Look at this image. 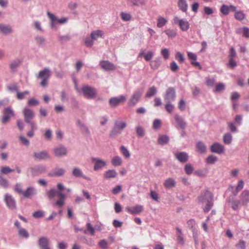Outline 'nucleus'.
<instances>
[{
  "label": "nucleus",
  "instance_id": "nucleus-1",
  "mask_svg": "<svg viewBox=\"0 0 249 249\" xmlns=\"http://www.w3.org/2000/svg\"><path fill=\"white\" fill-rule=\"evenodd\" d=\"M81 90L83 95L88 99L96 97L97 93L96 89L88 85L82 86Z\"/></svg>",
  "mask_w": 249,
  "mask_h": 249
},
{
  "label": "nucleus",
  "instance_id": "nucleus-2",
  "mask_svg": "<svg viewBox=\"0 0 249 249\" xmlns=\"http://www.w3.org/2000/svg\"><path fill=\"white\" fill-rule=\"evenodd\" d=\"M47 14L51 20V25L52 28H55V25L57 23L62 24L65 23L68 21V18H61L58 19L55 15L49 12H48Z\"/></svg>",
  "mask_w": 249,
  "mask_h": 249
},
{
  "label": "nucleus",
  "instance_id": "nucleus-3",
  "mask_svg": "<svg viewBox=\"0 0 249 249\" xmlns=\"http://www.w3.org/2000/svg\"><path fill=\"white\" fill-rule=\"evenodd\" d=\"M143 206L141 205H136L132 207L127 206L125 208V211L132 215L140 214L143 211Z\"/></svg>",
  "mask_w": 249,
  "mask_h": 249
},
{
  "label": "nucleus",
  "instance_id": "nucleus-4",
  "mask_svg": "<svg viewBox=\"0 0 249 249\" xmlns=\"http://www.w3.org/2000/svg\"><path fill=\"white\" fill-rule=\"evenodd\" d=\"M174 119L176 128L178 129H180L184 130L186 127V123L183 118L181 116L176 114L175 115Z\"/></svg>",
  "mask_w": 249,
  "mask_h": 249
},
{
  "label": "nucleus",
  "instance_id": "nucleus-5",
  "mask_svg": "<svg viewBox=\"0 0 249 249\" xmlns=\"http://www.w3.org/2000/svg\"><path fill=\"white\" fill-rule=\"evenodd\" d=\"M142 90L136 91L129 99L128 102V105L129 107L134 106L139 101L142 96Z\"/></svg>",
  "mask_w": 249,
  "mask_h": 249
},
{
  "label": "nucleus",
  "instance_id": "nucleus-6",
  "mask_svg": "<svg viewBox=\"0 0 249 249\" xmlns=\"http://www.w3.org/2000/svg\"><path fill=\"white\" fill-rule=\"evenodd\" d=\"M174 21L175 23L178 25L182 31H187L190 27V24L186 19H179L177 17H175Z\"/></svg>",
  "mask_w": 249,
  "mask_h": 249
},
{
  "label": "nucleus",
  "instance_id": "nucleus-7",
  "mask_svg": "<svg viewBox=\"0 0 249 249\" xmlns=\"http://www.w3.org/2000/svg\"><path fill=\"white\" fill-rule=\"evenodd\" d=\"M213 194L208 190L203 191L197 197L198 202L203 204L210 197L213 196Z\"/></svg>",
  "mask_w": 249,
  "mask_h": 249
},
{
  "label": "nucleus",
  "instance_id": "nucleus-8",
  "mask_svg": "<svg viewBox=\"0 0 249 249\" xmlns=\"http://www.w3.org/2000/svg\"><path fill=\"white\" fill-rule=\"evenodd\" d=\"M4 201L7 206L11 210L16 208V203L14 198L10 195L6 194L4 196Z\"/></svg>",
  "mask_w": 249,
  "mask_h": 249
},
{
  "label": "nucleus",
  "instance_id": "nucleus-9",
  "mask_svg": "<svg viewBox=\"0 0 249 249\" xmlns=\"http://www.w3.org/2000/svg\"><path fill=\"white\" fill-rule=\"evenodd\" d=\"M164 100L166 103L165 106V109L169 112H171V89H168L164 96Z\"/></svg>",
  "mask_w": 249,
  "mask_h": 249
},
{
  "label": "nucleus",
  "instance_id": "nucleus-10",
  "mask_svg": "<svg viewBox=\"0 0 249 249\" xmlns=\"http://www.w3.org/2000/svg\"><path fill=\"white\" fill-rule=\"evenodd\" d=\"M14 111L11 107L5 108L3 111V116L2 118V123L3 124L7 123L9 121L11 117L14 116Z\"/></svg>",
  "mask_w": 249,
  "mask_h": 249
},
{
  "label": "nucleus",
  "instance_id": "nucleus-11",
  "mask_svg": "<svg viewBox=\"0 0 249 249\" xmlns=\"http://www.w3.org/2000/svg\"><path fill=\"white\" fill-rule=\"evenodd\" d=\"M91 160L92 163L94 164L93 169L94 171H97L106 165V163L104 160L99 158L93 157L91 159Z\"/></svg>",
  "mask_w": 249,
  "mask_h": 249
},
{
  "label": "nucleus",
  "instance_id": "nucleus-12",
  "mask_svg": "<svg viewBox=\"0 0 249 249\" xmlns=\"http://www.w3.org/2000/svg\"><path fill=\"white\" fill-rule=\"evenodd\" d=\"M125 100L126 97L124 95H121L119 97L111 98L109 101V103L112 107H116Z\"/></svg>",
  "mask_w": 249,
  "mask_h": 249
},
{
  "label": "nucleus",
  "instance_id": "nucleus-13",
  "mask_svg": "<svg viewBox=\"0 0 249 249\" xmlns=\"http://www.w3.org/2000/svg\"><path fill=\"white\" fill-rule=\"evenodd\" d=\"M23 113L25 122L27 123H30V121L35 117L34 112L31 109L25 107L23 109Z\"/></svg>",
  "mask_w": 249,
  "mask_h": 249
},
{
  "label": "nucleus",
  "instance_id": "nucleus-14",
  "mask_svg": "<svg viewBox=\"0 0 249 249\" xmlns=\"http://www.w3.org/2000/svg\"><path fill=\"white\" fill-rule=\"evenodd\" d=\"M175 237L179 245L183 246L184 244L185 239L184 234L182 233V230L178 227L176 228Z\"/></svg>",
  "mask_w": 249,
  "mask_h": 249
},
{
  "label": "nucleus",
  "instance_id": "nucleus-15",
  "mask_svg": "<svg viewBox=\"0 0 249 249\" xmlns=\"http://www.w3.org/2000/svg\"><path fill=\"white\" fill-rule=\"evenodd\" d=\"M176 158L181 163L186 162L189 159L188 154L185 152H178L174 154Z\"/></svg>",
  "mask_w": 249,
  "mask_h": 249
},
{
  "label": "nucleus",
  "instance_id": "nucleus-16",
  "mask_svg": "<svg viewBox=\"0 0 249 249\" xmlns=\"http://www.w3.org/2000/svg\"><path fill=\"white\" fill-rule=\"evenodd\" d=\"M38 245L41 249H51L49 239L46 237L43 236L39 238Z\"/></svg>",
  "mask_w": 249,
  "mask_h": 249
},
{
  "label": "nucleus",
  "instance_id": "nucleus-17",
  "mask_svg": "<svg viewBox=\"0 0 249 249\" xmlns=\"http://www.w3.org/2000/svg\"><path fill=\"white\" fill-rule=\"evenodd\" d=\"M211 150L212 152L220 154L224 152V147L222 145L216 142L212 145Z\"/></svg>",
  "mask_w": 249,
  "mask_h": 249
},
{
  "label": "nucleus",
  "instance_id": "nucleus-18",
  "mask_svg": "<svg viewBox=\"0 0 249 249\" xmlns=\"http://www.w3.org/2000/svg\"><path fill=\"white\" fill-rule=\"evenodd\" d=\"M102 68L106 71H112L115 69L114 65L108 61H102L100 62Z\"/></svg>",
  "mask_w": 249,
  "mask_h": 249
},
{
  "label": "nucleus",
  "instance_id": "nucleus-19",
  "mask_svg": "<svg viewBox=\"0 0 249 249\" xmlns=\"http://www.w3.org/2000/svg\"><path fill=\"white\" fill-rule=\"evenodd\" d=\"M53 151L54 155L56 157H61L66 155L67 154V149L63 146L54 148Z\"/></svg>",
  "mask_w": 249,
  "mask_h": 249
},
{
  "label": "nucleus",
  "instance_id": "nucleus-20",
  "mask_svg": "<svg viewBox=\"0 0 249 249\" xmlns=\"http://www.w3.org/2000/svg\"><path fill=\"white\" fill-rule=\"evenodd\" d=\"M34 158L38 160H46L50 158V156L48 153L45 151H41L40 152L34 153Z\"/></svg>",
  "mask_w": 249,
  "mask_h": 249
},
{
  "label": "nucleus",
  "instance_id": "nucleus-21",
  "mask_svg": "<svg viewBox=\"0 0 249 249\" xmlns=\"http://www.w3.org/2000/svg\"><path fill=\"white\" fill-rule=\"evenodd\" d=\"M32 174L33 176L38 175L45 171V168L43 166H37L31 169Z\"/></svg>",
  "mask_w": 249,
  "mask_h": 249
},
{
  "label": "nucleus",
  "instance_id": "nucleus-22",
  "mask_svg": "<svg viewBox=\"0 0 249 249\" xmlns=\"http://www.w3.org/2000/svg\"><path fill=\"white\" fill-rule=\"evenodd\" d=\"M205 202L206 205L203 208V210L205 213H207L210 211L213 205V196L210 197Z\"/></svg>",
  "mask_w": 249,
  "mask_h": 249
},
{
  "label": "nucleus",
  "instance_id": "nucleus-23",
  "mask_svg": "<svg viewBox=\"0 0 249 249\" xmlns=\"http://www.w3.org/2000/svg\"><path fill=\"white\" fill-rule=\"evenodd\" d=\"M51 76V71L48 68H44L39 71L38 77L39 78H50Z\"/></svg>",
  "mask_w": 249,
  "mask_h": 249
},
{
  "label": "nucleus",
  "instance_id": "nucleus-24",
  "mask_svg": "<svg viewBox=\"0 0 249 249\" xmlns=\"http://www.w3.org/2000/svg\"><path fill=\"white\" fill-rule=\"evenodd\" d=\"M104 35V32L102 30H97L92 31L90 34V37L94 40H97L99 37H102Z\"/></svg>",
  "mask_w": 249,
  "mask_h": 249
},
{
  "label": "nucleus",
  "instance_id": "nucleus-25",
  "mask_svg": "<svg viewBox=\"0 0 249 249\" xmlns=\"http://www.w3.org/2000/svg\"><path fill=\"white\" fill-rule=\"evenodd\" d=\"M117 175V173L115 170H108L104 173V177L106 179H109L110 178H114Z\"/></svg>",
  "mask_w": 249,
  "mask_h": 249
},
{
  "label": "nucleus",
  "instance_id": "nucleus-26",
  "mask_svg": "<svg viewBox=\"0 0 249 249\" xmlns=\"http://www.w3.org/2000/svg\"><path fill=\"white\" fill-rule=\"evenodd\" d=\"M240 198L244 203L248 202L249 201V191L244 190L241 195Z\"/></svg>",
  "mask_w": 249,
  "mask_h": 249
},
{
  "label": "nucleus",
  "instance_id": "nucleus-27",
  "mask_svg": "<svg viewBox=\"0 0 249 249\" xmlns=\"http://www.w3.org/2000/svg\"><path fill=\"white\" fill-rule=\"evenodd\" d=\"M178 5L179 9L184 12L187 11L188 9V4L186 0H178Z\"/></svg>",
  "mask_w": 249,
  "mask_h": 249
},
{
  "label": "nucleus",
  "instance_id": "nucleus-28",
  "mask_svg": "<svg viewBox=\"0 0 249 249\" xmlns=\"http://www.w3.org/2000/svg\"><path fill=\"white\" fill-rule=\"evenodd\" d=\"M157 92V88L154 86L151 87L148 89L146 93L145 96L147 97L150 98L155 95L156 94Z\"/></svg>",
  "mask_w": 249,
  "mask_h": 249
},
{
  "label": "nucleus",
  "instance_id": "nucleus-29",
  "mask_svg": "<svg viewBox=\"0 0 249 249\" xmlns=\"http://www.w3.org/2000/svg\"><path fill=\"white\" fill-rule=\"evenodd\" d=\"M128 3L131 4L133 6H139L145 4L144 0H127Z\"/></svg>",
  "mask_w": 249,
  "mask_h": 249
},
{
  "label": "nucleus",
  "instance_id": "nucleus-30",
  "mask_svg": "<svg viewBox=\"0 0 249 249\" xmlns=\"http://www.w3.org/2000/svg\"><path fill=\"white\" fill-rule=\"evenodd\" d=\"M111 163L115 166H120L122 163V159L120 157L116 156L112 158Z\"/></svg>",
  "mask_w": 249,
  "mask_h": 249
},
{
  "label": "nucleus",
  "instance_id": "nucleus-31",
  "mask_svg": "<svg viewBox=\"0 0 249 249\" xmlns=\"http://www.w3.org/2000/svg\"><path fill=\"white\" fill-rule=\"evenodd\" d=\"M34 191L33 187H28L26 191L23 192L22 195L25 197H29L31 195L34 194Z\"/></svg>",
  "mask_w": 249,
  "mask_h": 249
},
{
  "label": "nucleus",
  "instance_id": "nucleus-32",
  "mask_svg": "<svg viewBox=\"0 0 249 249\" xmlns=\"http://www.w3.org/2000/svg\"><path fill=\"white\" fill-rule=\"evenodd\" d=\"M234 18L238 20H243L245 18V14L242 11L235 12Z\"/></svg>",
  "mask_w": 249,
  "mask_h": 249
},
{
  "label": "nucleus",
  "instance_id": "nucleus-33",
  "mask_svg": "<svg viewBox=\"0 0 249 249\" xmlns=\"http://www.w3.org/2000/svg\"><path fill=\"white\" fill-rule=\"evenodd\" d=\"M232 141V136L229 133H226L223 136V142L226 144H229Z\"/></svg>",
  "mask_w": 249,
  "mask_h": 249
},
{
  "label": "nucleus",
  "instance_id": "nucleus-34",
  "mask_svg": "<svg viewBox=\"0 0 249 249\" xmlns=\"http://www.w3.org/2000/svg\"><path fill=\"white\" fill-rule=\"evenodd\" d=\"M120 16L121 19L124 21H129L132 18V16L129 13L122 12Z\"/></svg>",
  "mask_w": 249,
  "mask_h": 249
},
{
  "label": "nucleus",
  "instance_id": "nucleus-35",
  "mask_svg": "<svg viewBox=\"0 0 249 249\" xmlns=\"http://www.w3.org/2000/svg\"><path fill=\"white\" fill-rule=\"evenodd\" d=\"M30 94V91L26 90L23 92H17V98L18 100H22L25 98L26 95Z\"/></svg>",
  "mask_w": 249,
  "mask_h": 249
},
{
  "label": "nucleus",
  "instance_id": "nucleus-36",
  "mask_svg": "<svg viewBox=\"0 0 249 249\" xmlns=\"http://www.w3.org/2000/svg\"><path fill=\"white\" fill-rule=\"evenodd\" d=\"M196 147L198 151L201 153H204L206 151V146L202 142H199L197 143Z\"/></svg>",
  "mask_w": 249,
  "mask_h": 249
},
{
  "label": "nucleus",
  "instance_id": "nucleus-37",
  "mask_svg": "<svg viewBox=\"0 0 249 249\" xmlns=\"http://www.w3.org/2000/svg\"><path fill=\"white\" fill-rule=\"evenodd\" d=\"M11 28L7 25L1 24L0 25V31L5 34H8L11 32Z\"/></svg>",
  "mask_w": 249,
  "mask_h": 249
},
{
  "label": "nucleus",
  "instance_id": "nucleus-38",
  "mask_svg": "<svg viewBox=\"0 0 249 249\" xmlns=\"http://www.w3.org/2000/svg\"><path fill=\"white\" fill-rule=\"evenodd\" d=\"M220 11L224 15H228L230 13V8L225 4H223L220 9Z\"/></svg>",
  "mask_w": 249,
  "mask_h": 249
},
{
  "label": "nucleus",
  "instance_id": "nucleus-39",
  "mask_svg": "<svg viewBox=\"0 0 249 249\" xmlns=\"http://www.w3.org/2000/svg\"><path fill=\"white\" fill-rule=\"evenodd\" d=\"M1 173L7 175L14 171V170L11 169L9 166H2L1 168Z\"/></svg>",
  "mask_w": 249,
  "mask_h": 249
},
{
  "label": "nucleus",
  "instance_id": "nucleus-40",
  "mask_svg": "<svg viewBox=\"0 0 249 249\" xmlns=\"http://www.w3.org/2000/svg\"><path fill=\"white\" fill-rule=\"evenodd\" d=\"M217 160V157L213 155L209 156L206 159V162L208 164H210L214 163Z\"/></svg>",
  "mask_w": 249,
  "mask_h": 249
},
{
  "label": "nucleus",
  "instance_id": "nucleus-41",
  "mask_svg": "<svg viewBox=\"0 0 249 249\" xmlns=\"http://www.w3.org/2000/svg\"><path fill=\"white\" fill-rule=\"evenodd\" d=\"M169 141V139L166 136H161L159 137L158 142L160 144H165Z\"/></svg>",
  "mask_w": 249,
  "mask_h": 249
},
{
  "label": "nucleus",
  "instance_id": "nucleus-42",
  "mask_svg": "<svg viewBox=\"0 0 249 249\" xmlns=\"http://www.w3.org/2000/svg\"><path fill=\"white\" fill-rule=\"evenodd\" d=\"M225 86L223 83H220L215 85L214 92H219L225 89Z\"/></svg>",
  "mask_w": 249,
  "mask_h": 249
},
{
  "label": "nucleus",
  "instance_id": "nucleus-43",
  "mask_svg": "<svg viewBox=\"0 0 249 249\" xmlns=\"http://www.w3.org/2000/svg\"><path fill=\"white\" fill-rule=\"evenodd\" d=\"M187 225L189 228L194 231L196 229V221L193 219H191L187 221Z\"/></svg>",
  "mask_w": 249,
  "mask_h": 249
},
{
  "label": "nucleus",
  "instance_id": "nucleus-44",
  "mask_svg": "<svg viewBox=\"0 0 249 249\" xmlns=\"http://www.w3.org/2000/svg\"><path fill=\"white\" fill-rule=\"evenodd\" d=\"M184 169L186 173L188 175L191 174L194 171V168L191 164H186Z\"/></svg>",
  "mask_w": 249,
  "mask_h": 249
},
{
  "label": "nucleus",
  "instance_id": "nucleus-45",
  "mask_svg": "<svg viewBox=\"0 0 249 249\" xmlns=\"http://www.w3.org/2000/svg\"><path fill=\"white\" fill-rule=\"evenodd\" d=\"M120 150H121L122 154L125 158H128L130 157V153H129V151L124 146H121Z\"/></svg>",
  "mask_w": 249,
  "mask_h": 249
},
{
  "label": "nucleus",
  "instance_id": "nucleus-46",
  "mask_svg": "<svg viewBox=\"0 0 249 249\" xmlns=\"http://www.w3.org/2000/svg\"><path fill=\"white\" fill-rule=\"evenodd\" d=\"M167 21L165 18H159L158 19L157 26L158 27H162L167 23Z\"/></svg>",
  "mask_w": 249,
  "mask_h": 249
},
{
  "label": "nucleus",
  "instance_id": "nucleus-47",
  "mask_svg": "<svg viewBox=\"0 0 249 249\" xmlns=\"http://www.w3.org/2000/svg\"><path fill=\"white\" fill-rule=\"evenodd\" d=\"M161 125V123L160 120L159 119H156L154 120L153 124V128L154 129H159Z\"/></svg>",
  "mask_w": 249,
  "mask_h": 249
},
{
  "label": "nucleus",
  "instance_id": "nucleus-48",
  "mask_svg": "<svg viewBox=\"0 0 249 249\" xmlns=\"http://www.w3.org/2000/svg\"><path fill=\"white\" fill-rule=\"evenodd\" d=\"M18 234L20 236L22 237L27 238L29 237V233H28L27 231L24 229H19Z\"/></svg>",
  "mask_w": 249,
  "mask_h": 249
},
{
  "label": "nucleus",
  "instance_id": "nucleus-49",
  "mask_svg": "<svg viewBox=\"0 0 249 249\" xmlns=\"http://www.w3.org/2000/svg\"><path fill=\"white\" fill-rule=\"evenodd\" d=\"M38 101L34 98H31L28 101V105L29 106H36L38 105Z\"/></svg>",
  "mask_w": 249,
  "mask_h": 249
},
{
  "label": "nucleus",
  "instance_id": "nucleus-50",
  "mask_svg": "<svg viewBox=\"0 0 249 249\" xmlns=\"http://www.w3.org/2000/svg\"><path fill=\"white\" fill-rule=\"evenodd\" d=\"M21 61L19 60H16L13 61L10 64V68L14 71L19 65Z\"/></svg>",
  "mask_w": 249,
  "mask_h": 249
},
{
  "label": "nucleus",
  "instance_id": "nucleus-51",
  "mask_svg": "<svg viewBox=\"0 0 249 249\" xmlns=\"http://www.w3.org/2000/svg\"><path fill=\"white\" fill-rule=\"evenodd\" d=\"M178 108L181 111H184L185 109L186 102H185V101L184 100L181 99L179 101V102L178 103Z\"/></svg>",
  "mask_w": 249,
  "mask_h": 249
},
{
  "label": "nucleus",
  "instance_id": "nucleus-52",
  "mask_svg": "<svg viewBox=\"0 0 249 249\" xmlns=\"http://www.w3.org/2000/svg\"><path fill=\"white\" fill-rule=\"evenodd\" d=\"M44 215V212L42 211H38L33 213V216L36 218L42 217Z\"/></svg>",
  "mask_w": 249,
  "mask_h": 249
},
{
  "label": "nucleus",
  "instance_id": "nucleus-53",
  "mask_svg": "<svg viewBox=\"0 0 249 249\" xmlns=\"http://www.w3.org/2000/svg\"><path fill=\"white\" fill-rule=\"evenodd\" d=\"M115 126L120 129H123L126 126V124L124 122H116Z\"/></svg>",
  "mask_w": 249,
  "mask_h": 249
},
{
  "label": "nucleus",
  "instance_id": "nucleus-54",
  "mask_svg": "<svg viewBox=\"0 0 249 249\" xmlns=\"http://www.w3.org/2000/svg\"><path fill=\"white\" fill-rule=\"evenodd\" d=\"M236 247L238 249H246V243L243 240H240L239 243L236 245Z\"/></svg>",
  "mask_w": 249,
  "mask_h": 249
},
{
  "label": "nucleus",
  "instance_id": "nucleus-55",
  "mask_svg": "<svg viewBox=\"0 0 249 249\" xmlns=\"http://www.w3.org/2000/svg\"><path fill=\"white\" fill-rule=\"evenodd\" d=\"M175 58L180 63L183 62L184 60V58L183 54L181 53L180 52H178L176 54Z\"/></svg>",
  "mask_w": 249,
  "mask_h": 249
},
{
  "label": "nucleus",
  "instance_id": "nucleus-56",
  "mask_svg": "<svg viewBox=\"0 0 249 249\" xmlns=\"http://www.w3.org/2000/svg\"><path fill=\"white\" fill-rule=\"evenodd\" d=\"M93 39L91 37H87L85 40V43L87 47H90L93 45Z\"/></svg>",
  "mask_w": 249,
  "mask_h": 249
},
{
  "label": "nucleus",
  "instance_id": "nucleus-57",
  "mask_svg": "<svg viewBox=\"0 0 249 249\" xmlns=\"http://www.w3.org/2000/svg\"><path fill=\"white\" fill-rule=\"evenodd\" d=\"M160 64V61L159 59H156L154 61H153L151 62L150 65L152 69H157Z\"/></svg>",
  "mask_w": 249,
  "mask_h": 249
},
{
  "label": "nucleus",
  "instance_id": "nucleus-58",
  "mask_svg": "<svg viewBox=\"0 0 249 249\" xmlns=\"http://www.w3.org/2000/svg\"><path fill=\"white\" fill-rule=\"evenodd\" d=\"M136 132L137 135L140 137H143L144 135V130L141 126H138L136 127Z\"/></svg>",
  "mask_w": 249,
  "mask_h": 249
},
{
  "label": "nucleus",
  "instance_id": "nucleus-59",
  "mask_svg": "<svg viewBox=\"0 0 249 249\" xmlns=\"http://www.w3.org/2000/svg\"><path fill=\"white\" fill-rule=\"evenodd\" d=\"M72 174L73 176L76 177H79L82 176V171L78 168H75L73 169L72 171Z\"/></svg>",
  "mask_w": 249,
  "mask_h": 249
},
{
  "label": "nucleus",
  "instance_id": "nucleus-60",
  "mask_svg": "<svg viewBox=\"0 0 249 249\" xmlns=\"http://www.w3.org/2000/svg\"><path fill=\"white\" fill-rule=\"evenodd\" d=\"M65 170L63 168H56L54 172V175L57 176H60L64 175Z\"/></svg>",
  "mask_w": 249,
  "mask_h": 249
},
{
  "label": "nucleus",
  "instance_id": "nucleus-61",
  "mask_svg": "<svg viewBox=\"0 0 249 249\" xmlns=\"http://www.w3.org/2000/svg\"><path fill=\"white\" fill-rule=\"evenodd\" d=\"M150 195V197L153 200H154L156 201H159V195L157 192H156L154 191H151Z\"/></svg>",
  "mask_w": 249,
  "mask_h": 249
},
{
  "label": "nucleus",
  "instance_id": "nucleus-62",
  "mask_svg": "<svg viewBox=\"0 0 249 249\" xmlns=\"http://www.w3.org/2000/svg\"><path fill=\"white\" fill-rule=\"evenodd\" d=\"M244 181L242 179L239 180L237 185L236 187V190L237 192H239L241 191L244 187Z\"/></svg>",
  "mask_w": 249,
  "mask_h": 249
},
{
  "label": "nucleus",
  "instance_id": "nucleus-63",
  "mask_svg": "<svg viewBox=\"0 0 249 249\" xmlns=\"http://www.w3.org/2000/svg\"><path fill=\"white\" fill-rule=\"evenodd\" d=\"M121 133V130L120 129H118L116 126L114 127L113 130L110 133V137H114L119 134Z\"/></svg>",
  "mask_w": 249,
  "mask_h": 249
},
{
  "label": "nucleus",
  "instance_id": "nucleus-64",
  "mask_svg": "<svg viewBox=\"0 0 249 249\" xmlns=\"http://www.w3.org/2000/svg\"><path fill=\"white\" fill-rule=\"evenodd\" d=\"M99 245L103 249H107V242L106 240H102L99 242Z\"/></svg>",
  "mask_w": 249,
  "mask_h": 249
}]
</instances>
